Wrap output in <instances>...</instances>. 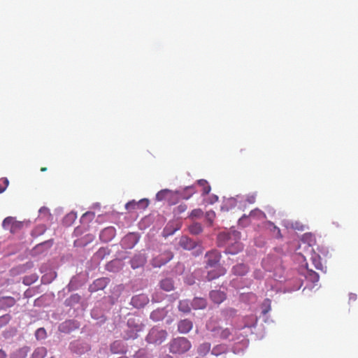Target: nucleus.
Here are the masks:
<instances>
[{"mask_svg": "<svg viewBox=\"0 0 358 358\" xmlns=\"http://www.w3.org/2000/svg\"><path fill=\"white\" fill-rule=\"evenodd\" d=\"M148 302V299L143 295L134 296L131 299L132 304L136 306H141Z\"/></svg>", "mask_w": 358, "mask_h": 358, "instance_id": "nucleus-23", "label": "nucleus"}, {"mask_svg": "<svg viewBox=\"0 0 358 358\" xmlns=\"http://www.w3.org/2000/svg\"><path fill=\"white\" fill-rule=\"evenodd\" d=\"M36 338L38 339H43L46 337V331L44 328H39L36 330L35 334Z\"/></svg>", "mask_w": 358, "mask_h": 358, "instance_id": "nucleus-38", "label": "nucleus"}, {"mask_svg": "<svg viewBox=\"0 0 358 358\" xmlns=\"http://www.w3.org/2000/svg\"><path fill=\"white\" fill-rule=\"evenodd\" d=\"M139 329H128L124 332L123 336V338L125 340L129 339H135L138 337V331H139Z\"/></svg>", "mask_w": 358, "mask_h": 358, "instance_id": "nucleus-25", "label": "nucleus"}, {"mask_svg": "<svg viewBox=\"0 0 358 358\" xmlns=\"http://www.w3.org/2000/svg\"><path fill=\"white\" fill-rule=\"evenodd\" d=\"M134 238V235H128L127 236L124 237V238L123 239V242H126L127 240H129L131 238Z\"/></svg>", "mask_w": 358, "mask_h": 358, "instance_id": "nucleus-47", "label": "nucleus"}, {"mask_svg": "<svg viewBox=\"0 0 358 358\" xmlns=\"http://www.w3.org/2000/svg\"><path fill=\"white\" fill-rule=\"evenodd\" d=\"M24 223L17 221L13 217H8L4 219L2 226L4 229L10 231V233L15 234L23 227Z\"/></svg>", "mask_w": 358, "mask_h": 358, "instance_id": "nucleus-4", "label": "nucleus"}, {"mask_svg": "<svg viewBox=\"0 0 358 358\" xmlns=\"http://www.w3.org/2000/svg\"><path fill=\"white\" fill-rule=\"evenodd\" d=\"M349 299L350 301H355L357 299V295L355 294H350Z\"/></svg>", "mask_w": 358, "mask_h": 358, "instance_id": "nucleus-46", "label": "nucleus"}, {"mask_svg": "<svg viewBox=\"0 0 358 358\" xmlns=\"http://www.w3.org/2000/svg\"><path fill=\"white\" fill-rule=\"evenodd\" d=\"M210 298L214 303L220 304L226 299V294L219 290H213L210 292Z\"/></svg>", "mask_w": 358, "mask_h": 358, "instance_id": "nucleus-13", "label": "nucleus"}, {"mask_svg": "<svg viewBox=\"0 0 358 358\" xmlns=\"http://www.w3.org/2000/svg\"><path fill=\"white\" fill-rule=\"evenodd\" d=\"M313 264L316 269L322 270V264L321 262V258L319 255L314 254L311 257Z\"/></svg>", "mask_w": 358, "mask_h": 358, "instance_id": "nucleus-29", "label": "nucleus"}, {"mask_svg": "<svg viewBox=\"0 0 358 358\" xmlns=\"http://www.w3.org/2000/svg\"><path fill=\"white\" fill-rule=\"evenodd\" d=\"M313 275H314V278H315L316 280H318V278H319L318 275H317L315 272H313Z\"/></svg>", "mask_w": 358, "mask_h": 358, "instance_id": "nucleus-50", "label": "nucleus"}, {"mask_svg": "<svg viewBox=\"0 0 358 358\" xmlns=\"http://www.w3.org/2000/svg\"><path fill=\"white\" fill-rule=\"evenodd\" d=\"M167 337V332L165 330L153 327L149 331L146 341L149 343L159 345L163 343Z\"/></svg>", "mask_w": 358, "mask_h": 358, "instance_id": "nucleus-3", "label": "nucleus"}, {"mask_svg": "<svg viewBox=\"0 0 358 358\" xmlns=\"http://www.w3.org/2000/svg\"><path fill=\"white\" fill-rule=\"evenodd\" d=\"M257 217L259 219L265 217V214L259 209L251 210L249 215H243L238 220L239 224L243 225L244 222L248 217Z\"/></svg>", "mask_w": 358, "mask_h": 358, "instance_id": "nucleus-10", "label": "nucleus"}, {"mask_svg": "<svg viewBox=\"0 0 358 358\" xmlns=\"http://www.w3.org/2000/svg\"><path fill=\"white\" fill-rule=\"evenodd\" d=\"M16 303V300L12 296L0 297V309H6L13 307Z\"/></svg>", "mask_w": 358, "mask_h": 358, "instance_id": "nucleus-14", "label": "nucleus"}, {"mask_svg": "<svg viewBox=\"0 0 358 358\" xmlns=\"http://www.w3.org/2000/svg\"><path fill=\"white\" fill-rule=\"evenodd\" d=\"M145 263V258L142 255L135 256L131 260V265L133 268H138Z\"/></svg>", "mask_w": 358, "mask_h": 358, "instance_id": "nucleus-21", "label": "nucleus"}, {"mask_svg": "<svg viewBox=\"0 0 358 358\" xmlns=\"http://www.w3.org/2000/svg\"><path fill=\"white\" fill-rule=\"evenodd\" d=\"M187 208V206L185 203L180 204L174 209V213L176 214H181L184 213Z\"/></svg>", "mask_w": 358, "mask_h": 358, "instance_id": "nucleus-41", "label": "nucleus"}, {"mask_svg": "<svg viewBox=\"0 0 358 358\" xmlns=\"http://www.w3.org/2000/svg\"><path fill=\"white\" fill-rule=\"evenodd\" d=\"M157 314V312H152L150 315V317L153 320H157V318H155V315Z\"/></svg>", "mask_w": 358, "mask_h": 358, "instance_id": "nucleus-48", "label": "nucleus"}, {"mask_svg": "<svg viewBox=\"0 0 358 358\" xmlns=\"http://www.w3.org/2000/svg\"><path fill=\"white\" fill-rule=\"evenodd\" d=\"M189 231L191 234L196 235L203 231V228L201 224L194 223L190 226Z\"/></svg>", "mask_w": 358, "mask_h": 358, "instance_id": "nucleus-34", "label": "nucleus"}, {"mask_svg": "<svg viewBox=\"0 0 358 358\" xmlns=\"http://www.w3.org/2000/svg\"><path fill=\"white\" fill-rule=\"evenodd\" d=\"M47 355V350L44 347L37 348L31 355V358H45Z\"/></svg>", "mask_w": 358, "mask_h": 358, "instance_id": "nucleus-24", "label": "nucleus"}, {"mask_svg": "<svg viewBox=\"0 0 358 358\" xmlns=\"http://www.w3.org/2000/svg\"><path fill=\"white\" fill-rule=\"evenodd\" d=\"M203 210L200 208L194 209L192 210L189 217L192 218L200 217L203 215Z\"/></svg>", "mask_w": 358, "mask_h": 358, "instance_id": "nucleus-40", "label": "nucleus"}, {"mask_svg": "<svg viewBox=\"0 0 358 358\" xmlns=\"http://www.w3.org/2000/svg\"><path fill=\"white\" fill-rule=\"evenodd\" d=\"M179 245L185 250H189L195 248L196 243L187 236H182L180 239Z\"/></svg>", "mask_w": 358, "mask_h": 358, "instance_id": "nucleus-15", "label": "nucleus"}, {"mask_svg": "<svg viewBox=\"0 0 358 358\" xmlns=\"http://www.w3.org/2000/svg\"><path fill=\"white\" fill-rule=\"evenodd\" d=\"M130 324H131V320H128V324L130 325Z\"/></svg>", "mask_w": 358, "mask_h": 358, "instance_id": "nucleus-52", "label": "nucleus"}, {"mask_svg": "<svg viewBox=\"0 0 358 358\" xmlns=\"http://www.w3.org/2000/svg\"><path fill=\"white\" fill-rule=\"evenodd\" d=\"M193 327L192 321L189 320H182L178 324V331L181 334L188 333Z\"/></svg>", "mask_w": 358, "mask_h": 358, "instance_id": "nucleus-11", "label": "nucleus"}, {"mask_svg": "<svg viewBox=\"0 0 358 358\" xmlns=\"http://www.w3.org/2000/svg\"><path fill=\"white\" fill-rule=\"evenodd\" d=\"M171 194V192L169 189L161 190L156 194V199L157 201H162L166 199L170 196Z\"/></svg>", "mask_w": 358, "mask_h": 358, "instance_id": "nucleus-32", "label": "nucleus"}, {"mask_svg": "<svg viewBox=\"0 0 358 358\" xmlns=\"http://www.w3.org/2000/svg\"><path fill=\"white\" fill-rule=\"evenodd\" d=\"M192 347L190 341L184 337L173 339L169 343V350L173 354H184Z\"/></svg>", "mask_w": 358, "mask_h": 358, "instance_id": "nucleus-2", "label": "nucleus"}, {"mask_svg": "<svg viewBox=\"0 0 358 358\" xmlns=\"http://www.w3.org/2000/svg\"><path fill=\"white\" fill-rule=\"evenodd\" d=\"M110 351L114 354L125 352L123 343L120 341H115L110 345Z\"/></svg>", "mask_w": 358, "mask_h": 358, "instance_id": "nucleus-18", "label": "nucleus"}, {"mask_svg": "<svg viewBox=\"0 0 358 358\" xmlns=\"http://www.w3.org/2000/svg\"><path fill=\"white\" fill-rule=\"evenodd\" d=\"M9 181L6 178L0 179V194L3 193L8 186Z\"/></svg>", "mask_w": 358, "mask_h": 358, "instance_id": "nucleus-36", "label": "nucleus"}, {"mask_svg": "<svg viewBox=\"0 0 358 358\" xmlns=\"http://www.w3.org/2000/svg\"><path fill=\"white\" fill-rule=\"evenodd\" d=\"M29 350V347L24 346L14 352L12 355V358H26Z\"/></svg>", "mask_w": 358, "mask_h": 358, "instance_id": "nucleus-22", "label": "nucleus"}, {"mask_svg": "<svg viewBox=\"0 0 358 358\" xmlns=\"http://www.w3.org/2000/svg\"><path fill=\"white\" fill-rule=\"evenodd\" d=\"M206 267L207 268H213L214 266L220 265L219 262L221 259V255L217 250H213L211 251L208 252L206 254Z\"/></svg>", "mask_w": 358, "mask_h": 358, "instance_id": "nucleus-6", "label": "nucleus"}, {"mask_svg": "<svg viewBox=\"0 0 358 358\" xmlns=\"http://www.w3.org/2000/svg\"><path fill=\"white\" fill-rule=\"evenodd\" d=\"M51 358H54V357H51Z\"/></svg>", "mask_w": 358, "mask_h": 358, "instance_id": "nucleus-53", "label": "nucleus"}, {"mask_svg": "<svg viewBox=\"0 0 358 358\" xmlns=\"http://www.w3.org/2000/svg\"><path fill=\"white\" fill-rule=\"evenodd\" d=\"M159 286L161 289L166 292H170L174 288L173 281L171 278H166L161 280L159 282Z\"/></svg>", "mask_w": 358, "mask_h": 358, "instance_id": "nucleus-17", "label": "nucleus"}, {"mask_svg": "<svg viewBox=\"0 0 358 358\" xmlns=\"http://www.w3.org/2000/svg\"><path fill=\"white\" fill-rule=\"evenodd\" d=\"M241 233L237 231L230 232H222L218 235L219 244L227 247L226 252L236 255L243 249L240 242Z\"/></svg>", "mask_w": 358, "mask_h": 358, "instance_id": "nucleus-1", "label": "nucleus"}, {"mask_svg": "<svg viewBox=\"0 0 358 358\" xmlns=\"http://www.w3.org/2000/svg\"><path fill=\"white\" fill-rule=\"evenodd\" d=\"M94 236L92 235V234H87L85 236V238L86 239V241L85 242H82L81 240H77L75 241V244L77 245H82V246H85L86 245L87 243H91L93 240H94Z\"/></svg>", "mask_w": 358, "mask_h": 358, "instance_id": "nucleus-35", "label": "nucleus"}, {"mask_svg": "<svg viewBox=\"0 0 358 358\" xmlns=\"http://www.w3.org/2000/svg\"><path fill=\"white\" fill-rule=\"evenodd\" d=\"M215 217V213L214 211L210 210L206 213V219L209 222L210 225L213 224Z\"/></svg>", "mask_w": 358, "mask_h": 358, "instance_id": "nucleus-39", "label": "nucleus"}, {"mask_svg": "<svg viewBox=\"0 0 358 358\" xmlns=\"http://www.w3.org/2000/svg\"><path fill=\"white\" fill-rule=\"evenodd\" d=\"M196 192V190L194 189V186H189L187 187L182 193H181V197L183 199H189L194 193Z\"/></svg>", "mask_w": 358, "mask_h": 358, "instance_id": "nucleus-26", "label": "nucleus"}, {"mask_svg": "<svg viewBox=\"0 0 358 358\" xmlns=\"http://www.w3.org/2000/svg\"><path fill=\"white\" fill-rule=\"evenodd\" d=\"M270 309H271L270 306H268V307L267 308H265L262 310V313L264 315H266L270 310Z\"/></svg>", "mask_w": 358, "mask_h": 358, "instance_id": "nucleus-49", "label": "nucleus"}, {"mask_svg": "<svg viewBox=\"0 0 358 358\" xmlns=\"http://www.w3.org/2000/svg\"><path fill=\"white\" fill-rule=\"evenodd\" d=\"M210 344L209 343H204L199 347L198 352L199 355L204 356L210 351Z\"/></svg>", "mask_w": 358, "mask_h": 358, "instance_id": "nucleus-30", "label": "nucleus"}, {"mask_svg": "<svg viewBox=\"0 0 358 358\" xmlns=\"http://www.w3.org/2000/svg\"><path fill=\"white\" fill-rule=\"evenodd\" d=\"M213 336L220 338L222 339H227L229 338L231 332L229 329H222L221 327L215 328L213 330Z\"/></svg>", "mask_w": 358, "mask_h": 358, "instance_id": "nucleus-12", "label": "nucleus"}, {"mask_svg": "<svg viewBox=\"0 0 358 358\" xmlns=\"http://www.w3.org/2000/svg\"><path fill=\"white\" fill-rule=\"evenodd\" d=\"M110 282V279L108 278H100L95 280L92 284L89 287L90 292H95L99 290H103Z\"/></svg>", "mask_w": 358, "mask_h": 358, "instance_id": "nucleus-7", "label": "nucleus"}, {"mask_svg": "<svg viewBox=\"0 0 358 358\" xmlns=\"http://www.w3.org/2000/svg\"><path fill=\"white\" fill-rule=\"evenodd\" d=\"M173 257V255L171 252L164 251L152 259L151 264L154 267H161L172 259Z\"/></svg>", "mask_w": 358, "mask_h": 358, "instance_id": "nucleus-5", "label": "nucleus"}, {"mask_svg": "<svg viewBox=\"0 0 358 358\" xmlns=\"http://www.w3.org/2000/svg\"><path fill=\"white\" fill-rule=\"evenodd\" d=\"M210 268L211 269L208 271L206 275V278L209 281L215 280L220 276L224 275L226 273V269L221 265H218Z\"/></svg>", "mask_w": 358, "mask_h": 358, "instance_id": "nucleus-8", "label": "nucleus"}, {"mask_svg": "<svg viewBox=\"0 0 358 358\" xmlns=\"http://www.w3.org/2000/svg\"><path fill=\"white\" fill-rule=\"evenodd\" d=\"M11 319L9 314H6L0 317V328L7 324Z\"/></svg>", "mask_w": 358, "mask_h": 358, "instance_id": "nucleus-37", "label": "nucleus"}, {"mask_svg": "<svg viewBox=\"0 0 358 358\" xmlns=\"http://www.w3.org/2000/svg\"><path fill=\"white\" fill-rule=\"evenodd\" d=\"M269 224L271 226H272L273 229L271 230H273V233L275 234V237L277 238H281L282 237V235L280 234V230L278 227H277L275 225H274L272 222H269Z\"/></svg>", "mask_w": 358, "mask_h": 358, "instance_id": "nucleus-43", "label": "nucleus"}, {"mask_svg": "<svg viewBox=\"0 0 358 358\" xmlns=\"http://www.w3.org/2000/svg\"><path fill=\"white\" fill-rule=\"evenodd\" d=\"M46 227L44 224L37 225L31 231L33 236H39L45 233Z\"/></svg>", "mask_w": 358, "mask_h": 358, "instance_id": "nucleus-27", "label": "nucleus"}, {"mask_svg": "<svg viewBox=\"0 0 358 358\" xmlns=\"http://www.w3.org/2000/svg\"><path fill=\"white\" fill-rule=\"evenodd\" d=\"M41 171H43H43H47V168H46V167H42V168L41 169Z\"/></svg>", "mask_w": 358, "mask_h": 358, "instance_id": "nucleus-51", "label": "nucleus"}, {"mask_svg": "<svg viewBox=\"0 0 358 358\" xmlns=\"http://www.w3.org/2000/svg\"><path fill=\"white\" fill-rule=\"evenodd\" d=\"M247 201L250 203H255V196H248V199H247Z\"/></svg>", "mask_w": 358, "mask_h": 358, "instance_id": "nucleus-44", "label": "nucleus"}, {"mask_svg": "<svg viewBox=\"0 0 358 358\" xmlns=\"http://www.w3.org/2000/svg\"><path fill=\"white\" fill-rule=\"evenodd\" d=\"M7 355L5 351L0 350V358H6Z\"/></svg>", "mask_w": 358, "mask_h": 358, "instance_id": "nucleus-45", "label": "nucleus"}, {"mask_svg": "<svg viewBox=\"0 0 358 358\" xmlns=\"http://www.w3.org/2000/svg\"><path fill=\"white\" fill-rule=\"evenodd\" d=\"M178 308L183 313H188L190 311L191 308L189 303L187 300H182L179 302Z\"/></svg>", "mask_w": 358, "mask_h": 358, "instance_id": "nucleus-33", "label": "nucleus"}, {"mask_svg": "<svg viewBox=\"0 0 358 358\" xmlns=\"http://www.w3.org/2000/svg\"><path fill=\"white\" fill-rule=\"evenodd\" d=\"M76 213L71 212L66 215V216L64 217V221L71 224L76 219Z\"/></svg>", "mask_w": 358, "mask_h": 358, "instance_id": "nucleus-42", "label": "nucleus"}, {"mask_svg": "<svg viewBox=\"0 0 358 358\" xmlns=\"http://www.w3.org/2000/svg\"><path fill=\"white\" fill-rule=\"evenodd\" d=\"M248 267L244 264H238L233 266L231 272L236 275H245L248 272Z\"/></svg>", "mask_w": 358, "mask_h": 358, "instance_id": "nucleus-16", "label": "nucleus"}, {"mask_svg": "<svg viewBox=\"0 0 358 358\" xmlns=\"http://www.w3.org/2000/svg\"><path fill=\"white\" fill-rule=\"evenodd\" d=\"M206 300L200 297H195L192 302V306L194 309H203L206 307Z\"/></svg>", "mask_w": 358, "mask_h": 358, "instance_id": "nucleus-20", "label": "nucleus"}, {"mask_svg": "<svg viewBox=\"0 0 358 358\" xmlns=\"http://www.w3.org/2000/svg\"><path fill=\"white\" fill-rule=\"evenodd\" d=\"M115 235V229L113 227H106L101 231L100 234V238L103 242H109Z\"/></svg>", "mask_w": 358, "mask_h": 358, "instance_id": "nucleus-9", "label": "nucleus"}, {"mask_svg": "<svg viewBox=\"0 0 358 358\" xmlns=\"http://www.w3.org/2000/svg\"><path fill=\"white\" fill-rule=\"evenodd\" d=\"M149 201L146 199H143L140 200L138 202H136L135 201H129L125 205V208L127 210H131L134 209L136 206L142 205L144 207H147Z\"/></svg>", "mask_w": 358, "mask_h": 358, "instance_id": "nucleus-19", "label": "nucleus"}, {"mask_svg": "<svg viewBox=\"0 0 358 358\" xmlns=\"http://www.w3.org/2000/svg\"><path fill=\"white\" fill-rule=\"evenodd\" d=\"M197 182L199 186L203 187L202 191H203V195L209 194L211 188L206 180H203V179L199 180Z\"/></svg>", "mask_w": 358, "mask_h": 358, "instance_id": "nucleus-28", "label": "nucleus"}, {"mask_svg": "<svg viewBox=\"0 0 358 358\" xmlns=\"http://www.w3.org/2000/svg\"><path fill=\"white\" fill-rule=\"evenodd\" d=\"M227 351V348L224 345H217L215 346L212 350V354L218 356L220 355Z\"/></svg>", "mask_w": 358, "mask_h": 358, "instance_id": "nucleus-31", "label": "nucleus"}]
</instances>
